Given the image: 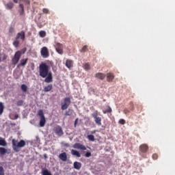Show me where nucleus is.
I'll use <instances>...</instances> for the list:
<instances>
[{"instance_id": "f257e3e1", "label": "nucleus", "mask_w": 175, "mask_h": 175, "mask_svg": "<svg viewBox=\"0 0 175 175\" xmlns=\"http://www.w3.org/2000/svg\"><path fill=\"white\" fill-rule=\"evenodd\" d=\"M39 75L44 79L45 83H53V72L50 71V66L41 63L39 66Z\"/></svg>"}, {"instance_id": "f03ea898", "label": "nucleus", "mask_w": 175, "mask_h": 175, "mask_svg": "<svg viewBox=\"0 0 175 175\" xmlns=\"http://www.w3.org/2000/svg\"><path fill=\"white\" fill-rule=\"evenodd\" d=\"M12 149L14 150V151H15V152H19L20 150L25 147L27 144V143L25 142V141H24V139H21L20 142H18V140L16 139H13L12 140Z\"/></svg>"}, {"instance_id": "7ed1b4c3", "label": "nucleus", "mask_w": 175, "mask_h": 175, "mask_svg": "<svg viewBox=\"0 0 175 175\" xmlns=\"http://www.w3.org/2000/svg\"><path fill=\"white\" fill-rule=\"evenodd\" d=\"M37 117L40 120L39 125L42 128L46 125V117H44V113L42 110H39L37 113Z\"/></svg>"}, {"instance_id": "20e7f679", "label": "nucleus", "mask_w": 175, "mask_h": 175, "mask_svg": "<svg viewBox=\"0 0 175 175\" xmlns=\"http://www.w3.org/2000/svg\"><path fill=\"white\" fill-rule=\"evenodd\" d=\"M70 98L67 97L65 98L63 101L61 103L62 109V110H66L68 107H69V105H70Z\"/></svg>"}, {"instance_id": "39448f33", "label": "nucleus", "mask_w": 175, "mask_h": 175, "mask_svg": "<svg viewBox=\"0 0 175 175\" xmlns=\"http://www.w3.org/2000/svg\"><path fill=\"white\" fill-rule=\"evenodd\" d=\"M40 54L42 58H49L50 57V52H49V49L46 46L41 48Z\"/></svg>"}, {"instance_id": "423d86ee", "label": "nucleus", "mask_w": 175, "mask_h": 175, "mask_svg": "<svg viewBox=\"0 0 175 175\" xmlns=\"http://www.w3.org/2000/svg\"><path fill=\"white\" fill-rule=\"evenodd\" d=\"M55 49L58 53V54H60V55H62L64 54V45L59 42H57L55 45Z\"/></svg>"}, {"instance_id": "0eeeda50", "label": "nucleus", "mask_w": 175, "mask_h": 175, "mask_svg": "<svg viewBox=\"0 0 175 175\" xmlns=\"http://www.w3.org/2000/svg\"><path fill=\"white\" fill-rule=\"evenodd\" d=\"M73 148H76L77 150H81V151H85V150H87V148L85 147V146L80 143H75L73 145Z\"/></svg>"}, {"instance_id": "6e6552de", "label": "nucleus", "mask_w": 175, "mask_h": 175, "mask_svg": "<svg viewBox=\"0 0 175 175\" xmlns=\"http://www.w3.org/2000/svg\"><path fill=\"white\" fill-rule=\"evenodd\" d=\"M16 39H21V40H25V32L21 31L16 34Z\"/></svg>"}, {"instance_id": "1a4fd4ad", "label": "nucleus", "mask_w": 175, "mask_h": 175, "mask_svg": "<svg viewBox=\"0 0 175 175\" xmlns=\"http://www.w3.org/2000/svg\"><path fill=\"white\" fill-rule=\"evenodd\" d=\"M55 133L57 135V136H62L64 135V131H62V128L61 126H57L55 128Z\"/></svg>"}, {"instance_id": "9d476101", "label": "nucleus", "mask_w": 175, "mask_h": 175, "mask_svg": "<svg viewBox=\"0 0 175 175\" xmlns=\"http://www.w3.org/2000/svg\"><path fill=\"white\" fill-rule=\"evenodd\" d=\"M10 149H6L3 147H0V155H5V154H10Z\"/></svg>"}, {"instance_id": "9b49d317", "label": "nucleus", "mask_w": 175, "mask_h": 175, "mask_svg": "<svg viewBox=\"0 0 175 175\" xmlns=\"http://www.w3.org/2000/svg\"><path fill=\"white\" fill-rule=\"evenodd\" d=\"M59 159H61V161H62L63 162H66V161H68V155L66 154V152L61 153V154L59 155Z\"/></svg>"}, {"instance_id": "f8f14e48", "label": "nucleus", "mask_w": 175, "mask_h": 175, "mask_svg": "<svg viewBox=\"0 0 175 175\" xmlns=\"http://www.w3.org/2000/svg\"><path fill=\"white\" fill-rule=\"evenodd\" d=\"M148 150V146L147 144H142L139 146V151L146 153Z\"/></svg>"}, {"instance_id": "ddd939ff", "label": "nucleus", "mask_w": 175, "mask_h": 175, "mask_svg": "<svg viewBox=\"0 0 175 175\" xmlns=\"http://www.w3.org/2000/svg\"><path fill=\"white\" fill-rule=\"evenodd\" d=\"M114 80V74L111 72H109L107 74V81L109 83H111V81H113Z\"/></svg>"}, {"instance_id": "4468645a", "label": "nucleus", "mask_w": 175, "mask_h": 175, "mask_svg": "<svg viewBox=\"0 0 175 175\" xmlns=\"http://www.w3.org/2000/svg\"><path fill=\"white\" fill-rule=\"evenodd\" d=\"M95 77L99 79L100 80H105L106 75L102 72H98L95 75Z\"/></svg>"}, {"instance_id": "2eb2a0df", "label": "nucleus", "mask_w": 175, "mask_h": 175, "mask_svg": "<svg viewBox=\"0 0 175 175\" xmlns=\"http://www.w3.org/2000/svg\"><path fill=\"white\" fill-rule=\"evenodd\" d=\"M28 62V58L22 59L19 64H18L17 68H20L21 66H25Z\"/></svg>"}, {"instance_id": "dca6fc26", "label": "nucleus", "mask_w": 175, "mask_h": 175, "mask_svg": "<svg viewBox=\"0 0 175 175\" xmlns=\"http://www.w3.org/2000/svg\"><path fill=\"white\" fill-rule=\"evenodd\" d=\"M74 169H76L77 170H80V169H81V163L78 161L74 162Z\"/></svg>"}, {"instance_id": "f3484780", "label": "nucleus", "mask_w": 175, "mask_h": 175, "mask_svg": "<svg viewBox=\"0 0 175 175\" xmlns=\"http://www.w3.org/2000/svg\"><path fill=\"white\" fill-rule=\"evenodd\" d=\"M66 66L68 68V69H70V68L73 66V61L70 59H67L66 62Z\"/></svg>"}, {"instance_id": "a211bd4d", "label": "nucleus", "mask_w": 175, "mask_h": 175, "mask_svg": "<svg viewBox=\"0 0 175 175\" xmlns=\"http://www.w3.org/2000/svg\"><path fill=\"white\" fill-rule=\"evenodd\" d=\"M53 90V84H49L44 88V92H50Z\"/></svg>"}, {"instance_id": "6ab92c4d", "label": "nucleus", "mask_w": 175, "mask_h": 175, "mask_svg": "<svg viewBox=\"0 0 175 175\" xmlns=\"http://www.w3.org/2000/svg\"><path fill=\"white\" fill-rule=\"evenodd\" d=\"M71 154L72 155H75V157H77L78 158H80L81 157V154H80V152H79V151L76 150H71Z\"/></svg>"}, {"instance_id": "aec40b11", "label": "nucleus", "mask_w": 175, "mask_h": 175, "mask_svg": "<svg viewBox=\"0 0 175 175\" xmlns=\"http://www.w3.org/2000/svg\"><path fill=\"white\" fill-rule=\"evenodd\" d=\"M19 8L21 9L18 11L20 16H24V4L23 3L19 4Z\"/></svg>"}, {"instance_id": "412c9836", "label": "nucleus", "mask_w": 175, "mask_h": 175, "mask_svg": "<svg viewBox=\"0 0 175 175\" xmlns=\"http://www.w3.org/2000/svg\"><path fill=\"white\" fill-rule=\"evenodd\" d=\"M0 146H2L3 147H6L8 146V142H6V140L5 139L0 137Z\"/></svg>"}, {"instance_id": "4be33fe9", "label": "nucleus", "mask_w": 175, "mask_h": 175, "mask_svg": "<svg viewBox=\"0 0 175 175\" xmlns=\"http://www.w3.org/2000/svg\"><path fill=\"white\" fill-rule=\"evenodd\" d=\"M8 58V56L5 53H1L0 52V62H2V61L6 60Z\"/></svg>"}, {"instance_id": "5701e85b", "label": "nucleus", "mask_w": 175, "mask_h": 175, "mask_svg": "<svg viewBox=\"0 0 175 175\" xmlns=\"http://www.w3.org/2000/svg\"><path fill=\"white\" fill-rule=\"evenodd\" d=\"M10 118L11 120H17V118H18V114H14V113H10Z\"/></svg>"}, {"instance_id": "b1692460", "label": "nucleus", "mask_w": 175, "mask_h": 175, "mask_svg": "<svg viewBox=\"0 0 175 175\" xmlns=\"http://www.w3.org/2000/svg\"><path fill=\"white\" fill-rule=\"evenodd\" d=\"M94 121H95L96 124H97V125H99V126L102 125V122H101L102 119L100 118H99V117L96 118Z\"/></svg>"}, {"instance_id": "393cba45", "label": "nucleus", "mask_w": 175, "mask_h": 175, "mask_svg": "<svg viewBox=\"0 0 175 175\" xmlns=\"http://www.w3.org/2000/svg\"><path fill=\"white\" fill-rule=\"evenodd\" d=\"M8 33L10 36H12L14 33V27H10L8 30Z\"/></svg>"}, {"instance_id": "a878e982", "label": "nucleus", "mask_w": 175, "mask_h": 175, "mask_svg": "<svg viewBox=\"0 0 175 175\" xmlns=\"http://www.w3.org/2000/svg\"><path fill=\"white\" fill-rule=\"evenodd\" d=\"M21 90H22L23 92H27V90H28V87H27V85H25V84H23V85L21 86Z\"/></svg>"}, {"instance_id": "bb28decb", "label": "nucleus", "mask_w": 175, "mask_h": 175, "mask_svg": "<svg viewBox=\"0 0 175 175\" xmlns=\"http://www.w3.org/2000/svg\"><path fill=\"white\" fill-rule=\"evenodd\" d=\"M14 7V4L12 2H10L8 3H7V8L10 10V9H13V8Z\"/></svg>"}, {"instance_id": "cd10ccee", "label": "nucleus", "mask_w": 175, "mask_h": 175, "mask_svg": "<svg viewBox=\"0 0 175 175\" xmlns=\"http://www.w3.org/2000/svg\"><path fill=\"white\" fill-rule=\"evenodd\" d=\"M18 61H20L19 59L16 58V57H14L12 58V64H13V65H17V64H18Z\"/></svg>"}, {"instance_id": "c85d7f7f", "label": "nucleus", "mask_w": 175, "mask_h": 175, "mask_svg": "<svg viewBox=\"0 0 175 175\" xmlns=\"http://www.w3.org/2000/svg\"><path fill=\"white\" fill-rule=\"evenodd\" d=\"M88 139L90 142H95V137L92 135H88Z\"/></svg>"}, {"instance_id": "c756f323", "label": "nucleus", "mask_w": 175, "mask_h": 175, "mask_svg": "<svg viewBox=\"0 0 175 175\" xmlns=\"http://www.w3.org/2000/svg\"><path fill=\"white\" fill-rule=\"evenodd\" d=\"M88 50V46L84 45L81 50V53H85L87 52Z\"/></svg>"}, {"instance_id": "7c9ffc66", "label": "nucleus", "mask_w": 175, "mask_h": 175, "mask_svg": "<svg viewBox=\"0 0 175 175\" xmlns=\"http://www.w3.org/2000/svg\"><path fill=\"white\" fill-rule=\"evenodd\" d=\"M19 44H20V41H18V39H16V40L13 42V45L14 46V47H18Z\"/></svg>"}, {"instance_id": "2f4dec72", "label": "nucleus", "mask_w": 175, "mask_h": 175, "mask_svg": "<svg viewBox=\"0 0 175 175\" xmlns=\"http://www.w3.org/2000/svg\"><path fill=\"white\" fill-rule=\"evenodd\" d=\"M14 57L17 58L18 59H20V58H21V55L20 53V52H16L14 54Z\"/></svg>"}, {"instance_id": "473e14b6", "label": "nucleus", "mask_w": 175, "mask_h": 175, "mask_svg": "<svg viewBox=\"0 0 175 175\" xmlns=\"http://www.w3.org/2000/svg\"><path fill=\"white\" fill-rule=\"evenodd\" d=\"M83 68L85 70H90V69H91V67L88 63L85 64Z\"/></svg>"}, {"instance_id": "72a5a7b5", "label": "nucleus", "mask_w": 175, "mask_h": 175, "mask_svg": "<svg viewBox=\"0 0 175 175\" xmlns=\"http://www.w3.org/2000/svg\"><path fill=\"white\" fill-rule=\"evenodd\" d=\"M42 175H52V174H51V172L48 171V170H44L42 171Z\"/></svg>"}, {"instance_id": "f704fd0d", "label": "nucleus", "mask_w": 175, "mask_h": 175, "mask_svg": "<svg viewBox=\"0 0 175 175\" xmlns=\"http://www.w3.org/2000/svg\"><path fill=\"white\" fill-rule=\"evenodd\" d=\"M39 36L40 38H44L46 36V32L44 31H40L39 32Z\"/></svg>"}, {"instance_id": "c9c22d12", "label": "nucleus", "mask_w": 175, "mask_h": 175, "mask_svg": "<svg viewBox=\"0 0 175 175\" xmlns=\"http://www.w3.org/2000/svg\"><path fill=\"white\" fill-rule=\"evenodd\" d=\"M26 51H27V48H23L21 51H18L17 52H19L21 55H23V54H25Z\"/></svg>"}, {"instance_id": "e433bc0d", "label": "nucleus", "mask_w": 175, "mask_h": 175, "mask_svg": "<svg viewBox=\"0 0 175 175\" xmlns=\"http://www.w3.org/2000/svg\"><path fill=\"white\" fill-rule=\"evenodd\" d=\"M16 105L18 106H23V105H24V100H19L16 102Z\"/></svg>"}, {"instance_id": "4c0bfd02", "label": "nucleus", "mask_w": 175, "mask_h": 175, "mask_svg": "<svg viewBox=\"0 0 175 175\" xmlns=\"http://www.w3.org/2000/svg\"><path fill=\"white\" fill-rule=\"evenodd\" d=\"M0 175H5V170L2 166H0Z\"/></svg>"}, {"instance_id": "58836bf2", "label": "nucleus", "mask_w": 175, "mask_h": 175, "mask_svg": "<svg viewBox=\"0 0 175 175\" xmlns=\"http://www.w3.org/2000/svg\"><path fill=\"white\" fill-rule=\"evenodd\" d=\"M125 122H126V121L124 119H120L119 120V124H120L121 125H125Z\"/></svg>"}, {"instance_id": "ea45409f", "label": "nucleus", "mask_w": 175, "mask_h": 175, "mask_svg": "<svg viewBox=\"0 0 175 175\" xmlns=\"http://www.w3.org/2000/svg\"><path fill=\"white\" fill-rule=\"evenodd\" d=\"M92 156V154H91V152H87L85 154V157L86 158H90V157Z\"/></svg>"}, {"instance_id": "a19ab883", "label": "nucleus", "mask_w": 175, "mask_h": 175, "mask_svg": "<svg viewBox=\"0 0 175 175\" xmlns=\"http://www.w3.org/2000/svg\"><path fill=\"white\" fill-rule=\"evenodd\" d=\"M3 109H5V105L2 102H0V110H3Z\"/></svg>"}, {"instance_id": "79ce46f5", "label": "nucleus", "mask_w": 175, "mask_h": 175, "mask_svg": "<svg viewBox=\"0 0 175 175\" xmlns=\"http://www.w3.org/2000/svg\"><path fill=\"white\" fill-rule=\"evenodd\" d=\"M42 12H43V13H45V14H49V9H47V8H44L42 10Z\"/></svg>"}, {"instance_id": "37998d69", "label": "nucleus", "mask_w": 175, "mask_h": 175, "mask_svg": "<svg viewBox=\"0 0 175 175\" xmlns=\"http://www.w3.org/2000/svg\"><path fill=\"white\" fill-rule=\"evenodd\" d=\"M152 159L155 161L158 159V154H153Z\"/></svg>"}, {"instance_id": "c03bdc74", "label": "nucleus", "mask_w": 175, "mask_h": 175, "mask_svg": "<svg viewBox=\"0 0 175 175\" xmlns=\"http://www.w3.org/2000/svg\"><path fill=\"white\" fill-rule=\"evenodd\" d=\"M66 116H72V111H68L65 113Z\"/></svg>"}, {"instance_id": "a18cd8bd", "label": "nucleus", "mask_w": 175, "mask_h": 175, "mask_svg": "<svg viewBox=\"0 0 175 175\" xmlns=\"http://www.w3.org/2000/svg\"><path fill=\"white\" fill-rule=\"evenodd\" d=\"M92 116L94 117V118H98V113L95 112L92 114Z\"/></svg>"}, {"instance_id": "49530a36", "label": "nucleus", "mask_w": 175, "mask_h": 175, "mask_svg": "<svg viewBox=\"0 0 175 175\" xmlns=\"http://www.w3.org/2000/svg\"><path fill=\"white\" fill-rule=\"evenodd\" d=\"M111 113V110H104V111H103V113H104V114H106V113Z\"/></svg>"}, {"instance_id": "de8ad7c7", "label": "nucleus", "mask_w": 175, "mask_h": 175, "mask_svg": "<svg viewBox=\"0 0 175 175\" xmlns=\"http://www.w3.org/2000/svg\"><path fill=\"white\" fill-rule=\"evenodd\" d=\"M78 121H79V119L77 118V119L75 120V123H74V126H75V128H76V126H77V125Z\"/></svg>"}, {"instance_id": "09e8293b", "label": "nucleus", "mask_w": 175, "mask_h": 175, "mask_svg": "<svg viewBox=\"0 0 175 175\" xmlns=\"http://www.w3.org/2000/svg\"><path fill=\"white\" fill-rule=\"evenodd\" d=\"M23 1L29 5V0H23Z\"/></svg>"}, {"instance_id": "8fccbe9b", "label": "nucleus", "mask_w": 175, "mask_h": 175, "mask_svg": "<svg viewBox=\"0 0 175 175\" xmlns=\"http://www.w3.org/2000/svg\"><path fill=\"white\" fill-rule=\"evenodd\" d=\"M14 3H18V0H12Z\"/></svg>"}, {"instance_id": "3c124183", "label": "nucleus", "mask_w": 175, "mask_h": 175, "mask_svg": "<svg viewBox=\"0 0 175 175\" xmlns=\"http://www.w3.org/2000/svg\"><path fill=\"white\" fill-rule=\"evenodd\" d=\"M38 27H40V28H42V27H43V25H38Z\"/></svg>"}, {"instance_id": "603ef678", "label": "nucleus", "mask_w": 175, "mask_h": 175, "mask_svg": "<svg viewBox=\"0 0 175 175\" xmlns=\"http://www.w3.org/2000/svg\"><path fill=\"white\" fill-rule=\"evenodd\" d=\"M2 113H3V110H0V116H1Z\"/></svg>"}, {"instance_id": "864d4df0", "label": "nucleus", "mask_w": 175, "mask_h": 175, "mask_svg": "<svg viewBox=\"0 0 175 175\" xmlns=\"http://www.w3.org/2000/svg\"><path fill=\"white\" fill-rule=\"evenodd\" d=\"M127 112L128 111H124V114H126Z\"/></svg>"}]
</instances>
